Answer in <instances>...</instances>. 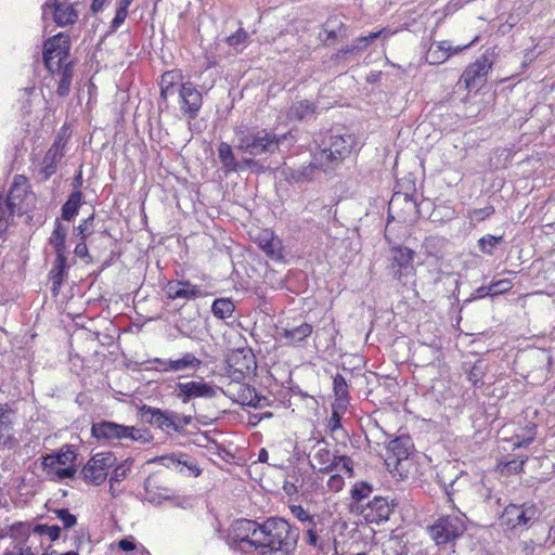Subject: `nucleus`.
Listing matches in <instances>:
<instances>
[{
    "mask_svg": "<svg viewBox=\"0 0 555 555\" xmlns=\"http://www.w3.org/2000/svg\"><path fill=\"white\" fill-rule=\"evenodd\" d=\"M258 537L256 550L262 554L291 555L297 546L299 530L283 518L270 517L261 522Z\"/></svg>",
    "mask_w": 555,
    "mask_h": 555,
    "instance_id": "f257e3e1",
    "label": "nucleus"
},
{
    "mask_svg": "<svg viewBox=\"0 0 555 555\" xmlns=\"http://www.w3.org/2000/svg\"><path fill=\"white\" fill-rule=\"evenodd\" d=\"M465 520L464 514L440 517L428 527L429 535L438 546L454 543L466 530Z\"/></svg>",
    "mask_w": 555,
    "mask_h": 555,
    "instance_id": "f03ea898",
    "label": "nucleus"
},
{
    "mask_svg": "<svg viewBox=\"0 0 555 555\" xmlns=\"http://www.w3.org/2000/svg\"><path fill=\"white\" fill-rule=\"evenodd\" d=\"M354 139L351 134L331 135L328 147L314 153V159L321 167L333 168L345 159L352 151Z\"/></svg>",
    "mask_w": 555,
    "mask_h": 555,
    "instance_id": "7ed1b4c3",
    "label": "nucleus"
},
{
    "mask_svg": "<svg viewBox=\"0 0 555 555\" xmlns=\"http://www.w3.org/2000/svg\"><path fill=\"white\" fill-rule=\"evenodd\" d=\"M285 139L286 135L279 137L267 130H259L240 137L237 149L254 156L263 153L272 154L278 151L281 141Z\"/></svg>",
    "mask_w": 555,
    "mask_h": 555,
    "instance_id": "20e7f679",
    "label": "nucleus"
},
{
    "mask_svg": "<svg viewBox=\"0 0 555 555\" xmlns=\"http://www.w3.org/2000/svg\"><path fill=\"white\" fill-rule=\"evenodd\" d=\"M69 49V37L64 33H60L46 41L43 62L50 73L60 72L66 64H70V62H67Z\"/></svg>",
    "mask_w": 555,
    "mask_h": 555,
    "instance_id": "39448f33",
    "label": "nucleus"
},
{
    "mask_svg": "<svg viewBox=\"0 0 555 555\" xmlns=\"http://www.w3.org/2000/svg\"><path fill=\"white\" fill-rule=\"evenodd\" d=\"M415 253L408 247L392 248L391 272L401 284L408 285L414 282L416 270L413 266Z\"/></svg>",
    "mask_w": 555,
    "mask_h": 555,
    "instance_id": "423d86ee",
    "label": "nucleus"
},
{
    "mask_svg": "<svg viewBox=\"0 0 555 555\" xmlns=\"http://www.w3.org/2000/svg\"><path fill=\"white\" fill-rule=\"evenodd\" d=\"M91 434L98 440L104 439L108 441L115 439H130L132 441H138L142 438L141 430L134 426H126L107 421L93 424L91 427Z\"/></svg>",
    "mask_w": 555,
    "mask_h": 555,
    "instance_id": "0eeeda50",
    "label": "nucleus"
},
{
    "mask_svg": "<svg viewBox=\"0 0 555 555\" xmlns=\"http://www.w3.org/2000/svg\"><path fill=\"white\" fill-rule=\"evenodd\" d=\"M116 462V457L111 452H101L94 454L83 466L81 474L86 482L101 485L107 477V469Z\"/></svg>",
    "mask_w": 555,
    "mask_h": 555,
    "instance_id": "6e6552de",
    "label": "nucleus"
},
{
    "mask_svg": "<svg viewBox=\"0 0 555 555\" xmlns=\"http://www.w3.org/2000/svg\"><path fill=\"white\" fill-rule=\"evenodd\" d=\"M31 199L33 194L28 191L27 178L21 175L15 176L7 199V207L10 215H22L26 212L28 202Z\"/></svg>",
    "mask_w": 555,
    "mask_h": 555,
    "instance_id": "1a4fd4ad",
    "label": "nucleus"
},
{
    "mask_svg": "<svg viewBox=\"0 0 555 555\" xmlns=\"http://www.w3.org/2000/svg\"><path fill=\"white\" fill-rule=\"evenodd\" d=\"M537 515L538 509L534 504H509L505 507L501 519L502 522L511 529H516L518 527H527L530 520L534 519Z\"/></svg>",
    "mask_w": 555,
    "mask_h": 555,
    "instance_id": "9d476101",
    "label": "nucleus"
},
{
    "mask_svg": "<svg viewBox=\"0 0 555 555\" xmlns=\"http://www.w3.org/2000/svg\"><path fill=\"white\" fill-rule=\"evenodd\" d=\"M492 64L493 63L488 55H481L474 63L466 67L459 82L463 83L466 90H472L478 87L482 83L491 70Z\"/></svg>",
    "mask_w": 555,
    "mask_h": 555,
    "instance_id": "9b49d317",
    "label": "nucleus"
},
{
    "mask_svg": "<svg viewBox=\"0 0 555 555\" xmlns=\"http://www.w3.org/2000/svg\"><path fill=\"white\" fill-rule=\"evenodd\" d=\"M180 111L190 119L197 117L203 104V95L196 87L188 81L178 89Z\"/></svg>",
    "mask_w": 555,
    "mask_h": 555,
    "instance_id": "f8f14e48",
    "label": "nucleus"
},
{
    "mask_svg": "<svg viewBox=\"0 0 555 555\" xmlns=\"http://www.w3.org/2000/svg\"><path fill=\"white\" fill-rule=\"evenodd\" d=\"M309 457L311 467L321 473H331L337 468V455L331 452L324 440H319L312 447Z\"/></svg>",
    "mask_w": 555,
    "mask_h": 555,
    "instance_id": "ddd939ff",
    "label": "nucleus"
},
{
    "mask_svg": "<svg viewBox=\"0 0 555 555\" xmlns=\"http://www.w3.org/2000/svg\"><path fill=\"white\" fill-rule=\"evenodd\" d=\"M392 507L386 498L375 496L362 508L361 513L367 522L379 525L389 519Z\"/></svg>",
    "mask_w": 555,
    "mask_h": 555,
    "instance_id": "4468645a",
    "label": "nucleus"
},
{
    "mask_svg": "<svg viewBox=\"0 0 555 555\" xmlns=\"http://www.w3.org/2000/svg\"><path fill=\"white\" fill-rule=\"evenodd\" d=\"M261 522L250 519H238L232 526V533L236 541L256 548L257 543H260L258 540Z\"/></svg>",
    "mask_w": 555,
    "mask_h": 555,
    "instance_id": "2eb2a0df",
    "label": "nucleus"
},
{
    "mask_svg": "<svg viewBox=\"0 0 555 555\" xmlns=\"http://www.w3.org/2000/svg\"><path fill=\"white\" fill-rule=\"evenodd\" d=\"M229 366L233 369L234 379L244 378L256 369L255 356L250 350H236L229 359Z\"/></svg>",
    "mask_w": 555,
    "mask_h": 555,
    "instance_id": "dca6fc26",
    "label": "nucleus"
},
{
    "mask_svg": "<svg viewBox=\"0 0 555 555\" xmlns=\"http://www.w3.org/2000/svg\"><path fill=\"white\" fill-rule=\"evenodd\" d=\"M179 390L177 397L183 403L189 402L192 398H212L216 396L215 389L203 382H188L177 384Z\"/></svg>",
    "mask_w": 555,
    "mask_h": 555,
    "instance_id": "f3484780",
    "label": "nucleus"
},
{
    "mask_svg": "<svg viewBox=\"0 0 555 555\" xmlns=\"http://www.w3.org/2000/svg\"><path fill=\"white\" fill-rule=\"evenodd\" d=\"M16 411L9 403L0 404V446L10 447L14 440Z\"/></svg>",
    "mask_w": 555,
    "mask_h": 555,
    "instance_id": "a211bd4d",
    "label": "nucleus"
},
{
    "mask_svg": "<svg viewBox=\"0 0 555 555\" xmlns=\"http://www.w3.org/2000/svg\"><path fill=\"white\" fill-rule=\"evenodd\" d=\"M142 417L145 418L150 424L155 425L160 429L172 428L177 430L179 428L176 414L162 411L157 408L144 405L142 408Z\"/></svg>",
    "mask_w": 555,
    "mask_h": 555,
    "instance_id": "6ab92c4d",
    "label": "nucleus"
},
{
    "mask_svg": "<svg viewBox=\"0 0 555 555\" xmlns=\"http://www.w3.org/2000/svg\"><path fill=\"white\" fill-rule=\"evenodd\" d=\"M164 292L172 300H192L201 295L199 287L191 284L189 281H170L165 285Z\"/></svg>",
    "mask_w": 555,
    "mask_h": 555,
    "instance_id": "aec40b11",
    "label": "nucleus"
},
{
    "mask_svg": "<svg viewBox=\"0 0 555 555\" xmlns=\"http://www.w3.org/2000/svg\"><path fill=\"white\" fill-rule=\"evenodd\" d=\"M470 44H466L463 48L461 47H452L449 41H440L438 43H433L427 53L426 61L429 64H442L444 63L451 55L457 53L459 51L469 47Z\"/></svg>",
    "mask_w": 555,
    "mask_h": 555,
    "instance_id": "412c9836",
    "label": "nucleus"
},
{
    "mask_svg": "<svg viewBox=\"0 0 555 555\" xmlns=\"http://www.w3.org/2000/svg\"><path fill=\"white\" fill-rule=\"evenodd\" d=\"M319 169L324 171L328 170L327 167H321V165H319L313 158V162L308 165H304L298 168L287 167L283 172L287 180L296 183H304L313 180Z\"/></svg>",
    "mask_w": 555,
    "mask_h": 555,
    "instance_id": "4be33fe9",
    "label": "nucleus"
},
{
    "mask_svg": "<svg viewBox=\"0 0 555 555\" xmlns=\"http://www.w3.org/2000/svg\"><path fill=\"white\" fill-rule=\"evenodd\" d=\"M64 156L61 141H55L52 146L47 151L40 168V173L43 179H49L56 171V166Z\"/></svg>",
    "mask_w": 555,
    "mask_h": 555,
    "instance_id": "5701e85b",
    "label": "nucleus"
},
{
    "mask_svg": "<svg viewBox=\"0 0 555 555\" xmlns=\"http://www.w3.org/2000/svg\"><path fill=\"white\" fill-rule=\"evenodd\" d=\"M43 7L53 8V20L61 27L74 24L78 18L74 4L61 3L55 0L51 4L46 3Z\"/></svg>",
    "mask_w": 555,
    "mask_h": 555,
    "instance_id": "b1692460",
    "label": "nucleus"
},
{
    "mask_svg": "<svg viewBox=\"0 0 555 555\" xmlns=\"http://www.w3.org/2000/svg\"><path fill=\"white\" fill-rule=\"evenodd\" d=\"M76 459V453L70 446H64L59 452L42 457L43 468L54 469L56 464L69 465Z\"/></svg>",
    "mask_w": 555,
    "mask_h": 555,
    "instance_id": "393cba45",
    "label": "nucleus"
},
{
    "mask_svg": "<svg viewBox=\"0 0 555 555\" xmlns=\"http://www.w3.org/2000/svg\"><path fill=\"white\" fill-rule=\"evenodd\" d=\"M259 247L272 259L282 257L281 242L269 230H263L258 236Z\"/></svg>",
    "mask_w": 555,
    "mask_h": 555,
    "instance_id": "a878e982",
    "label": "nucleus"
},
{
    "mask_svg": "<svg viewBox=\"0 0 555 555\" xmlns=\"http://www.w3.org/2000/svg\"><path fill=\"white\" fill-rule=\"evenodd\" d=\"M181 74L176 70H169L162 75L160 77V96L163 100H167L178 92L181 82Z\"/></svg>",
    "mask_w": 555,
    "mask_h": 555,
    "instance_id": "bb28decb",
    "label": "nucleus"
},
{
    "mask_svg": "<svg viewBox=\"0 0 555 555\" xmlns=\"http://www.w3.org/2000/svg\"><path fill=\"white\" fill-rule=\"evenodd\" d=\"M317 105L309 100H298L294 102L287 112V118L291 120H302L314 115Z\"/></svg>",
    "mask_w": 555,
    "mask_h": 555,
    "instance_id": "cd10ccee",
    "label": "nucleus"
},
{
    "mask_svg": "<svg viewBox=\"0 0 555 555\" xmlns=\"http://www.w3.org/2000/svg\"><path fill=\"white\" fill-rule=\"evenodd\" d=\"M313 327L309 323H301L293 327H284L281 331V335L289 344H299L312 334Z\"/></svg>",
    "mask_w": 555,
    "mask_h": 555,
    "instance_id": "c85d7f7f",
    "label": "nucleus"
},
{
    "mask_svg": "<svg viewBox=\"0 0 555 555\" xmlns=\"http://www.w3.org/2000/svg\"><path fill=\"white\" fill-rule=\"evenodd\" d=\"M411 449L412 442L409 437H398L389 441L387 447L388 452L396 457L398 463L409 457Z\"/></svg>",
    "mask_w": 555,
    "mask_h": 555,
    "instance_id": "c756f323",
    "label": "nucleus"
},
{
    "mask_svg": "<svg viewBox=\"0 0 555 555\" xmlns=\"http://www.w3.org/2000/svg\"><path fill=\"white\" fill-rule=\"evenodd\" d=\"M202 365V360L195 357L191 352H185L179 359H171V363H169L172 372H180L190 369H197Z\"/></svg>",
    "mask_w": 555,
    "mask_h": 555,
    "instance_id": "7c9ffc66",
    "label": "nucleus"
},
{
    "mask_svg": "<svg viewBox=\"0 0 555 555\" xmlns=\"http://www.w3.org/2000/svg\"><path fill=\"white\" fill-rule=\"evenodd\" d=\"M82 194L81 192H74L70 194L68 199L62 206V218L70 221L77 214L81 205Z\"/></svg>",
    "mask_w": 555,
    "mask_h": 555,
    "instance_id": "2f4dec72",
    "label": "nucleus"
},
{
    "mask_svg": "<svg viewBox=\"0 0 555 555\" xmlns=\"http://www.w3.org/2000/svg\"><path fill=\"white\" fill-rule=\"evenodd\" d=\"M66 229L62 225V223L56 219L54 223V230L50 236V244L54 247L55 254H65V240H66Z\"/></svg>",
    "mask_w": 555,
    "mask_h": 555,
    "instance_id": "473e14b6",
    "label": "nucleus"
},
{
    "mask_svg": "<svg viewBox=\"0 0 555 555\" xmlns=\"http://www.w3.org/2000/svg\"><path fill=\"white\" fill-rule=\"evenodd\" d=\"M218 156L227 171H236L238 164L235 160L230 144L222 142L218 147Z\"/></svg>",
    "mask_w": 555,
    "mask_h": 555,
    "instance_id": "72a5a7b5",
    "label": "nucleus"
},
{
    "mask_svg": "<svg viewBox=\"0 0 555 555\" xmlns=\"http://www.w3.org/2000/svg\"><path fill=\"white\" fill-rule=\"evenodd\" d=\"M65 267H66L65 254H56L55 264L50 272L51 278H52L53 292H57L62 284L63 275L65 272Z\"/></svg>",
    "mask_w": 555,
    "mask_h": 555,
    "instance_id": "f704fd0d",
    "label": "nucleus"
},
{
    "mask_svg": "<svg viewBox=\"0 0 555 555\" xmlns=\"http://www.w3.org/2000/svg\"><path fill=\"white\" fill-rule=\"evenodd\" d=\"M234 304L228 298H218L212 302L211 311L218 319L230 318L234 311Z\"/></svg>",
    "mask_w": 555,
    "mask_h": 555,
    "instance_id": "c9c22d12",
    "label": "nucleus"
},
{
    "mask_svg": "<svg viewBox=\"0 0 555 555\" xmlns=\"http://www.w3.org/2000/svg\"><path fill=\"white\" fill-rule=\"evenodd\" d=\"M240 398L243 404L254 408H260L263 405L262 402L267 401L266 397L259 396L255 388L249 386H242Z\"/></svg>",
    "mask_w": 555,
    "mask_h": 555,
    "instance_id": "e433bc0d",
    "label": "nucleus"
},
{
    "mask_svg": "<svg viewBox=\"0 0 555 555\" xmlns=\"http://www.w3.org/2000/svg\"><path fill=\"white\" fill-rule=\"evenodd\" d=\"M535 438V425L526 426L521 434H517L512 438L515 448H524L530 444Z\"/></svg>",
    "mask_w": 555,
    "mask_h": 555,
    "instance_id": "4c0bfd02",
    "label": "nucleus"
},
{
    "mask_svg": "<svg viewBox=\"0 0 555 555\" xmlns=\"http://www.w3.org/2000/svg\"><path fill=\"white\" fill-rule=\"evenodd\" d=\"M59 73H61V80L59 82L56 92L60 96H66L70 90L73 77L72 64H66L64 68Z\"/></svg>",
    "mask_w": 555,
    "mask_h": 555,
    "instance_id": "58836bf2",
    "label": "nucleus"
},
{
    "mask_svg": "<svg viewBox=\"0 0 555 555\" xmlns=\"http://www.w3.org/2000/svg\"><path fill=\"white\" fill-rule=\"evenodd\" d=\"M503 241V236L486 235L478 240L479 249L487 255H492L494 248Z\"/></svg>",
    "mask_w": 555,
    "mask_h": 555,
    "instance_id": "ea45409f",
    "label": "nucleus"
},
{
    "mask_svg": "<svg viewBox=\"0 0 555 555\" xmlns=\"http://www.w3.org/2000/svg\"><path fill=\"white\" fill-rule=\"evenodd\" d=\"M334 392L339 401H345L348 396V385L343 375L337 374L333 380Z\"/></svg>",
    "mask_w": 555,
    "mask_h": 555,
    "instance_id": "a19ab883",
    "label": "nucleus"
},
{
    "mask_svg": "<svg viewBox=\"0 0 555 555\" xmlns=\"http://www.w3.org/2000/svg\"><path fill=\"white\" fill-rule=\"evenodd\" d=\"M485 372H486L485 362L481 360L476 361L468 372L469 382H472L474 385L481 383L482 378L485 376Z\"/></svg>",
    "mask_w": 555,
    "mask_h": 555,
    "instance_id": "79ce46f5",
    "label": "nucleus"
},
{
    "mask_svg": "<svg viewBox=\"0 0 555 555\" xmlns=\"http://www.w3.org/2000/svg\"><path fill=\"white\" fill-rule=\"evenodd\" d=\"M494 211H495L494 207L489 205L483 208H476V209L469 210L467 214V217L472 221L480 222V221H483V220L488 219L489 217H491L494 214Z\"/></svg>",
    "mask_w": 555,
    "mask_h": 555,
    "instance_id": "37998d69",
    "label": "nucleus"
},
{
    "mask_svg": "<svg viewBox=\"0 0 555 555\" xmlns=\"http://www.w3.org/2000/svg\"><path fill=\"white\" fill-rule=\"evenodd\" d=\"M54 514L62 521L65 529H70L77 525V517L67 508L54 509Z\"/></svg>",
    "mask_w": 555,
    "mask_h": 555,
    "instance_id": "c03bdc74",
    "label": "nucleus"
},
{
    "mask_svg": "<svg viewBox=\"0 0 555 555\" xmlns=\"http://www.w3.org/2000/svg\"><path fill=\"white\" fill-rule=\"evenodd\" d=\"M34 532L38 534H46L50 538L51 541H56L61 534V528L56 525L48 526L44 524H40L35 526Z\"/></svg>",
    "mask_w": 555,
    "mask_h": 555,
    "instance_id": "a18cd8bd",
    "label": "nucleus"
},
{
    "mask_svg": "<svg viewBox=\"0 0 555 555\" xmlns=\"http://www.w3.org/2000/svg\"><path fill=\"white\" fill-rule=\"evenodd\" d=\"M130 465L131 463H129L128 461L124 462L122 464H119L113 472L112 476H111V479H109V485H111V488L113 489V483L115 482H120L122 479L126 478L127 476V473L130 470Z\"/></svg>",
    "mask_w": 555,
    "mask_h": 555,
    "instance_id": "49530a36",
    "label": "nucleus"
},
{
    "mask_svg": "<svg viewBox=\"0 0 555 555\" xmlns=\"http://www.w3.org/2000/svg\"><path fill=\"white\" fill-rule=\"evenodd\" d=\"M164 464L168 467L175 466L178 468L180 465L186 466L190 472H192L195 476H198L201 474V469L197 468L193 464H186V462L181 461L180 459H177L175 455L171 456H165L163 457Z\"/></svg>",
    "mask_w": 555,
    "mask_h": 555,
    "instance_id": "de8ad7c7",
    "label": "nucleus"
},
{
    "mask_svg": "<svg viewBox=\"0 0 555 555\" xmlns=\"http://www.w3.org/2000/svg\"><path fill=\"white\" fill-rule=\"evenodd\" d=\"M372 492V487L365 482L356 483L351 490V498L361 501L367 498Z\"/></svg>",
    "mask_w": 555,
    "mask_h": 555,
    "instance_id": "09e8293b",
    "label": "nucleus"
},
{
    "mask_svg": "<svg viewBox=\"0 0 555 555\" xmlns=\"http://www.w3.org/2000/svg\"><path fill=\"white\" fill-rule=\"evenodd\" d=\"M92 221L93 215L88 217L80 223L77 228H75L74 233L76 236L80 237L81 241H85L92 233Z\"/></svg>",
    "mask_w": 555,
    "mask_h": 555,
    "instance_id": "8fccbe9b",
    "label": "nucleus"
},
{
    "mask_svg": "<svg viewBox=\"0 0 555 555\" xmlns=\"http://www.w3.org/2000/svg\"><path fill=\"white\" fill-rule=\"evenodd\" d=\"M512 287H513L512 281L504 279V280H499V281L492 282L489 285V291L492 292V294H494V296H498L501 294H505Z\"/></svg>",
    "mask_w": 555,
    "mask_h": 555,
    "instance_id": "3c124183",
    "label": "nucleus"
},
{
    "mask_svg": "<svg viewBox=\"0 0 555 555\" xmlns=\"http://www.w3.org/2000/svg\"><path fill=\"white\" fill-rule=\"evenodd\" d=\"M337 467L340 472H345L349 477L353 476V462L346 455H337Z\"/></svg>",
    "mask_w": 555,
    "mask_h": 555,
    "instance_id": "603ef678",
    "label": "nucleus"
},
{
    "mask_svg": "<svg viewBox=\"0 0 555 555\" xmlns=\"http://www.w3.org/2000/svg\"><path fill=\"white\" fill-rule=\"evenodd\" d=\"M344 485H345L344 478L339 474L331 475L326 482L327 489L333 492L340 491L343 489Z\"/></svg>",
    "mask_w": 555,
    "mask_h": 555,
    "instance_id": "864d4df0",
    "label": "nucleus"
},
{
    "mask_svg": "<svg viewBox=\"0 0 555 555\" xmlns=\"http://www.w3.org/2000/svg\"><path fill=\"white\" fill-rule=\"evenodd\" d=\"M291 512L295 518H297L301 522L308 521L309 524L312 521V516L309 514L308 511H306L300 505H294L291 507Z\"/></svg>",
    "mask_w": 555,
    "mask_h": 555,
    "instance_id": "5fc2aeb1",
    "label": "nucleus"
},
{
    "mask_svg": "<svg viewBox=\"0 0 555 555\" xmlns=\"http://www.w3.org/2000/svg\"><path fill=\"white\" fill-rule=\"evenodd\" d=\"M149 363L153 365V367L160 373H170L172 370L169 366L171 363V359L165 360L160 358H154L149 360Z\"/></svg>",
    "mask_w": 555,
    "mask_h": 555,
    "instance_id": "6e6d98bb",
    "label": "nucleus"
},
{
    "mask_svg": "<svg viewBox=\"0 0 555 555\" xmlns=\"http://www.w3.org/2000/svg\"><path fill=\"white\" fill-rule=\"evenodd\" d=\"M528 457H520L519 460H512L505 463V469L508 473L518 474L522 472L524 465L527 462Z\"/></svg>",
    "mask_w": 555,
    "mask_h": 555,
    "instance_id": "4d7b16f0",
    "label": "nucleus"
},
{
    "mask_svg": "<svg viewBox=\"0 0 555 555\" xmlns=\"http://www.w3.org/2000/svg\"><path fill=\"white\" fill-rule=\"evenodd\" d=\"M247 39V33L243 29L237 30L235 34L229 36L227 38V42L229 46L237 48L240 44L244 43Z\"/></svg>",
    "mask_w": 555,
    "mask_h": 555,
    "instance_id": "13d9d810",
    "label": "nucleus"
},
{
    "mask_svg": "<svg viewBox=\"0 0 555 555\" xmlns=\"http://www.w3.org/2000/svg\"><path fill=\"white\" fill-rule=\"evenodd\" d=\"M127 15H128V10L118 7L115 17L112 21V25H111L112 29L116 30L125 22Z\"/></svg>",
    "mask_w": 555,
    "mask_h": 555,
    "instance_id": "bf43d9fd",
    "label": "nucleus"
},
{
    "mask_svg": "<svg viewBox=\"0 0 555 555\" xmlns=\"http://www.w3.org/2000/svg\"><path fill=\"white\" fill-rule=\"evenodd\" d=\"M52 472L59 479H65L73 478L76 473V469L72 466H68L65 468H54L52 469Z\"/></svg>",
    "mask_w": 555,
    "mask_h": 555,
    "instance_id": "052dcab7",
    "label": "nucleus"
},
{
    "mask_svg": "<svg viewBox=\"0 0 555 555\" xmlns=\"http://www.w3.org/2000/svg\"><path fill=\"white\" fill-rule=\"evenodd\" d=\"M327 428L334 433L340 428V416L336 410H333L332 415L327 423Z\"/></svg>",
    "mask_w": 555,
    "mask_h": 555,
    "instance_id": "680f3d73",
    "label": "nucleus"
},
{
    "mask_svg": "<svg viewBox=\"0 0 555 555\" xmlns=\"http://www.w3.org/2000/svg\"><path fill=\"white\" fill-rule=\"evenodd\" d=\"M396 31H392L391 29L385 27V28H382L380 30L378 31H372L370 33V39H383V40H387L390 36H392Z\"/></svg>",
    "mask_w": 555,
    "mask_h": 555,
    "instance_id": "e2e57ef3",
    "label": "nucleus"
},
{
    "mask_svg": "<svg viewBox=\"0 0 555 555\" xmlns=\"http://www.w3.org/2000/svg\"><path fill=\"white\" fill-rule=\"evenodd\" d=\"M306 542L309 545L314 546V547H317L319 545V535H318L317 531L311 527H309L307 529Z\"/></svg>",
    "mask_w": 555,
    "mask_h": 555,
    "instance_id": "0e129e2a",
    "label": "nucleus"
},
{
    "mask_svg": "<svg viewBox=\"0 0 555 555\" xmlns=\"http://www.w3.org/2000/svg\"><path fill=\"white\" fill-rule=\"evenodd\" d=\"M358 47L354 41L349 44V46H346L344 48H341L338 53H337V57H344L346 56L347 54H358L359 53V50H358Z\"/></svg>",
    "mask_w": 555,
    "mask_h": 555,
    "instance_id": "69168bd1",
    "label": "nucleus"
},
{
    "mask_svg": "<svg viewBox=\"0 0 555 555\" xmlns=\"http://www.w3.org/2000/svg\"><path fill=\"white\" fill-rule=\"evenodd\" d=\"M374 39H370V34L356 38L353 41L358 47L359 53L364 51Z\"/></svg>",
    "mask_w": 555,
    "mask_h": 555,
    "instance_id": "338daca9",
    "label": "nucleus"
},
{
    "mask_svg": "<svg viewBox=\"0 0 555 555\" xmlns=\"http://www.w3.org/2000/svg\"><path fill=\"white\" fill-rule=\"evenodd\" d=\"M74 253L79 258H86L89 256L88 247H87V244L85 243V241H81L80 243H78L76 245Z\"/></svg>",
    "mask_w": 555,
    "mask_h": 555,
    "instance_id": "774afa93",
    "label": "nucleus"
}]
</instances>
